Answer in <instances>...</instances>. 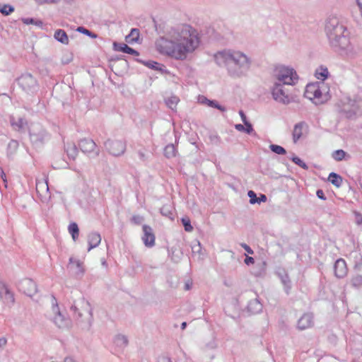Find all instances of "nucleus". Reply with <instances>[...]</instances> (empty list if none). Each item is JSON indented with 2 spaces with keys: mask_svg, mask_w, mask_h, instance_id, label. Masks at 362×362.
<instances>
[{
  "mask_svg": "<svg viewBox=\"0 0 362 362\" xmlns=\"http://www.w3.org/2000/svg\"><path fill=\"white\" fill-rule=\"evenodd\" d=\"M316 195L319 199H320L322 200L327 199V197H325L322 189H317L316 192Z\"/></svg>",
  "mask_w": 362,
  "mask_h": 362,
  "instance_id": "obj_53",
  "label": "nucleus"
},
{
  "mask_svg": "<svg viewBox=\"0 0 362 362\" xmlns=\"http://www.w3.org/2000/svg\"><path fill=\"white\" fill-rule=\"evenodd\" d=\"M18 84L26 93H34L37 90L38 83L37 79L30 74H22L18 79Z\"/></svg>",
  "mask_w": 362,
  "mask_h": 362,
  "instance_id": "obj_9",
  "label": "nucleus"
},
{
  "mask_svg": "<svg viewBox=\"0 0 362 362\" xmlns=\"http://www.w3.org/2000/svg\"><path fill=\"white\" fill-rule=\"evenodd\" d=\"M198 31L189 24L181 23L167 30L166 36L156 40V50L161 54L177 60H184L187 54L193 52L199 45Z\"/></svg>",
  "mask_w": 362,
  "mask_h": 362,
  "instance_id": "obj_1",
  "label": "nucleus"
},
{
  "mask_svg": "<svg viewBox=\"0 0 362 362\" xmlns=\"http://www.w3.org/2000/svg\"><path fill=\"white\" fill-rule=\"evenodd\" d=\"M235 128L239 132H245V124H237L235 125Z\"/></svg>",
  "mask_w": 362,
  "mask_h": 362,
  "instance_id": "obj_59",
  "label": "nucleus"
},
{
  "mask_svg": "<svg viewBox=\"0 0 362 362\" xmlns=\"http://www.w3.org/2000/svg\"><path fill=\"white\" fill-rule=\"evenodd\" d=\"M65 150L66 151V153H67V156H69V158H72L74 160L76 158V157L78 155V148L74 144H67L65 146Z\"/></svg>",
  "mask_w": 362,
  "mask_h": 362,
  "instance_id": "obj_33",
  "label": "nucleus"
},
{
  "mask_svg": "<svg viewBox=\"0 0 362 362\" xmlns=\"http://www.w3.org/2000/svg\"><path fill=\"white\" fill-rule=\"evenodd\" d=\"M38 4H57V0H35Z\"/></svg>",
  "mask_w": 362,
  "mask_h": 362,
  "instance_id": "obj_51",
  "label": "nucleus"
},
{
  "mask_svg": "<svg viewBox=\"0 0 362 362\" xmlns=\"http://www.w3.org/2000/svg\"><path fill=\"white\" fill-rule=\"evenodd\" d=\"M214 60L219 66L225 67L233 78L246 76L252 64V59L245 53L232 49L218 52L214 54Z\"/></svg>",
  "mask_w": 362,
  "mask_h": 362,
  "instance_id": "obj_2",
  "label": "nucleus"
},
{
  "mask_svg": "<svg viewBox=\"0 0 362 362\" xmlns=\"http://www.w3.org/2000/svg\"><path fill=\"white\" fill-rule=\"evenodd\" d=\"M54 37L58 42L64 44H69V37L66 33L62 29H58L55 31Z\"/></svg>",
  "mask_w": 362,
  "mask_h": 362,
  "instance_id": "obj_27",
  "label": "nucleus"
},
{
  "mask_svg": "<svg viewBox=\"0 0 362 362\" xmlns=\"http://www.w3.org/2000/svg\"><path fill=\"white\" fill-rule=\"evenodd\" d=\"M137 62L141 63L142 64L145 65L146 66L151 68L152 69L156 70L158 67H161L160 64L154 61H142L140 59H137Z\"/></svg>",
  "mask_w": 362,
  "mask_h": 362,
  "instance_id": "obj_41",
  "label": "nucleus"
},
{
  "mask_svg": "<svg viewBox=\"0 0 362 362\" xmlns=\"http://www.w3.org/2000/svg\"><path fill=\"white\" fill-rule=\"evenodd\" d=\"M77 31H78L79 33H83L92 38H96L97 37V35L91 31H90L89 30L85 28L84 27H82V26H80L77 28L76 30Z\"/></svg>",
  "mask_w": 362,
  "mask_h": 362,
  "instance_id": "obj_48",
  "label": "nucleus"
},
{
  "mask_svg": "<svg viewBox=\"0 0 362 362\" xmlns=\"http://www.w3.org/2000/svg\"><path fill=\"white\" fill-rule=\"evenodd\" d=\"M52 310L54 314L52 322L54 325L61 329H69L71 327L72 322L69 317H66L59 310L57 299L54 296H52Z\"/></svg>",
  "mask_w": 362,
  "mask_h": 362,
  "instance_id": "obj_6",
  "label": "nucleus"
},
{
  "mask_svg": "<svg viewBox=\"0 0 362 362\" xmlns=\"http://www.w3.org/2000/svg\"><path fill=\"white\" fill-rule=\"evenodd\" d=\"M18 148V142L16 140L11 139L7 146V156H11L14 154Z\"/></svg>",
  "mask_w": 362,
  "mask_h": 362,
  "instance_id": "obj_37",
  "label": "nucleus"
},
{
  "mask_svg": "<svg viewBox=\"0 0 362 362\" xmlns=\"http://www.w3.org/2000/svg\"><path fill=\"white\" fill-rule=\"evenodd\" d=\"M160 214L170 220L174 219L173 209L170 204H165L160 209Z\"/></svg>",
  "mask_w": 362,
  "mask_h": 362,
  "instance_id": "obj_31",
  "label": "nucleus"
},
{
  "mask_svg": "<svg viewBox=\"0 0 362 362\" xmlns=\"http://www.w3.org/2000/svg\"><path fill=\"white\" fill-rule=\"evenodd\" d=\"M240 246L248 253L250 255H252L254 253V251L252 250V248L247 245L246 243H241Z\"/></svg>",
  "mask_w": 362,
  "mask_h": 362,
  "instance_id": "obj_52",
  "label": "nucleus"
},
{
  "mask_svg": "<svg viewBox=\"0 0 362 362\" xmlns=\"http://www.w3.org/2000/svg\"><path fill=\"white\" fill-rule=\"evenodd\" d=\"M359 110V105L356 100L346 97L339 104V112L346 118L352 119L355 117Z\"/></svg>",
  "mask_w": 362,
  "mask_h": 362,
  "instance_id": "obj_7",
  "label": "nucleus"
},
{
  "mask_svg": "<svg viewBox=\"0 0 362 362\" xmlns=\"http://www.w3.org/2000/svg\"><path fill=\"white\" fill-rule=\"evenodd\" d=\"M10 123L13 129L16 131H21L26 125V121L23 117H18L17 119L13 116L10 117Z\"/></svg>",
  "mask_w": 362,
  "mask_h": 362,
  "instance_id": "obj_26",
  "label": "nucleus"
},
{
  "mask_svg": "<svg viewBox=\"0 0 362 362\" xmlns=\"http://www.w3.org/2000/svg\"><path fill=\"white\" fill-rule=\"evenodd\" d=\"M113 49L117 52H121L123 53L129 54L134 56H139V52L136 49L130 47L127 44L123 42H115L113 43Z\"/></svg>",
  "mask_w": 362,
  "mask_h": 362,
  "instance_id": "obj_20",
  "label": "nucleus"
},
{
  "mask_svg": "<svg viewBox=\"0 0 362 362\" xmlns=\"http://www.w3.org/2000/svg\"><path fill=\"white\" fill-rule=\"evenodd\" d=\"M332 158L337 161H341L343 159H345V156H346V153L341 149L336 150L332 153Z\"/></svg>",
  "mask_w": 362,
  "mask_h": 362,
  "instance_id": "obj_42",
  "label": "nucleus"
},
{
  "mask_svg": "<svg viewBox=\"0 0 362 362\" xmlns=\"http://www.w3.org/2000/svg\"><path fill=\"white\" fill-rule=\"evenodd\" d=\"M351 284L356 288H360L362 286V276L357 274L352 277Z\"/></svg>",
  "mask_w": 362,
  "mask_h": 362,
  "instance_id": "obj_40",
  "label": "nucleus"
},
{
  "mask_svg": "<svg viewBox=\"0 0 362 362\" xmlns=\"http://www.w3.org/2000/svg\"><path fill=\"white\" fill-rule=\"evenodd\" d=\"M22 21L24 24L26 25L34 24L39 27L42 26V22L41 21H36L33 18H22Z\"/></svg>",
  "mask_w": 362,
  "mask_h": 362,
  "instance_id": "obj_46",
  "label": "nucleus"
},
{
  "mask_svg": "<svg viewBox=\"0 0 362 362\" xmlns=\"http://www.w3.org/2000/svg\"><path fill=\"white\" fill-rule=\"evenodd\" d=\"M328 180L337 187H341L343 182L342 177L333 172L329 175Z\"/></svg>",
  "mask_w": 362,
  "mask_h": 362,
  "instance_id": "obj_29",
  "label": "nucleus"
},
{
  "mask_svg": "<svg viewBox=\"0 0 362 362\" xmlns=\"http://www.w3.org/2000/svg\"><path fill=\"white\" fill-rule=\"evenodd\" d=\"M269 148L272 152L278 155H284L286 153V149L281 146L276 144H271Z\"/></svg>",
  "mask_w": 362,
  "mask_h": 362,
  "instance_id": "obj_43",
  "label": "nucleus"
},
{
  "mask_svg": "<svg viewBox=\"0 0 362 362\" xmlns=\"http://www.w3.org/2000/svg\"><path fill=\"white\" fill-rule=\"evenodd\" d=\"M325 31L329 45L334 52L343 54L350 50L349 32L337 17L330 16L326 20Z\"/></svg>",
  "mask_w": 362,
  "mask_h": 362,
  "instance_id": "obj_3",
  "label": "nucleus"
},
{
  "mask_svg": "<svg viewBox=\"0 0 362 362\" xmlns=\"http://www.w3.org/2000/svg\"><path fill=\"white\" fill-rule=\"evenodd\" d=\"M139 37V30L137 28H132L130 34L126 37V40L129 43L137 42Z\"/></svg>",
  "mask_w": 362,
  "mask_h": 362,
  "instance_id": "obj_36",
  "label": "nucleus"
},
{
  "mask_svg": "<svg viewBox=\"0 0 362 362\" xmlns=\"http://www.w3.org/2000/svg\"><path fill=\"white\" fill-rule=\"evenodd\" d=\"M239 115H240V116L241 117V119H242L243 124L245 123V122H248V120L247 119V117H246L245 114L244 113V112L243 110H240L239 111Z\"/></svg>",
  "mask_w": 362,
  "mask_h": 362,
  "instance_id": "obj_60",
  "label": "nucleus"
},
{
  "mask_svg": "<svg viewBox=\"0 0 362 362\" xmlns=\"http://www.w3.org/2000/svg\"><path fill=\"white\" fill-rule=\"evenodd\" d=\"M210 140L211 142L214 143L215 144H219L221 139L217 135H211L210 136Z\"/></svg>",
  "mask_w": 362,
  "mask_h": 362,
  "instance_id": "obj_55",
  "label": "nucleus"
},
{
  "mask_svg": "<svg viewBox=\"0 0 362 362\" xmlns=\"http://www.w3.org/2000/svg\"><path fill=\"white\" fill-rule=\"evenodd\" d=\"M88 249L90 251L93 248L96 247L101 242V236L98 233L92 232L88 236Z\"/></svg>",
  "mask_w": 362,
  "mask_h": 362,
  "instance_id": "obj_23",
  "label": "nucleus"
},
{
  "mask_svg": "<svg viewBox=\"0 0 362 362\" xmlns=\"http://www.w3.org/2000/svg\"><path fill=\"white\" fill-rule=\"evenodd\" d=\"M114 344L119 348H124L128 344V339L125 335L117 334L115 337Z\"/></svg>",
  "mask_w": 362,
  "mask_h": 362,
  "instance_id": "obj_30",
  "label": "nucleus"
},
{
  "mask_svg": "<svg viewBox=\"0 0 362 362\" xmlns=\"http://www.w3.org/2000/svg\"><path fill=\"white\" fill-rule=\"evenodd\" d=\"M278 276L281 279V284L284 285V291L286 294H289L291 288V281L287 272L282 269L278 272Z\"/></svg>",
  "mask_w": 362,
  "mask_h": 362,
  "instance_id": "obj_22",
  "label": "nucleus"
},
{
  "mask_svg": "<svg viewBox=\"0 0 362 362\" xmlns=\"http://www.w3.org/2000/svg\"><path fill=\"white\" fill-rule=\"evenodd\" d=\"M272 97L278 103L287 105L290 103L291 99L286 93L284 85L280 83H275L272 90Z\"/></svg>",
  "mask_w": 362,
  "mask_h": 362,
  "instance_id": "obj_13",
  "label": "nucleus"
},
{
  "mask_svg": "<svg viewBox=\"0 0 362 362\" xmlns=\"http://www.w3.org/2000/svg\"><path fill=\"white\" fill-rule=\"evenodd\" d=\"M18 286L20 291L29 297H33L37 292V284L31 279L25 278L21 280Z\"/></svg>",
  "mask_w": 362,
  "mask_h": 362,
  "instance_id": "obj_14",
  "label": "nucleus"
},
{
  "mask_svg": "<svg viewBox=\"0 0 362 362\" xmlns=\"http://www.w3.org/2000/svg\"><path fill=\"white\" fill-rule=\"evenodd\" d=\"M181 222L185 228V231L191 232L193 230L190 219L187 216L182 217L181 218Z\"/></svg>",
  "mask_w": 362,
  "mask_h": 362,
  "instance_id": "obj_44",
  "label": "nucleus"
},
{
  "mask_svg": "<svg viewBox=\"0 0 362 362\" xmlns=\"http://www.w3.org/2000/svg\"><path fill=\"white\" fill-rule=\"evenodd\" d=\"M192 251L194 255H198L199 259H204V253L202 252V249L199 241L196 240L194 244L192 245Z\"/></svg>",
  "mask_w": 362,
  "mask_h": 362,
  "instance_id": "obj_34",
  "label": "nucleus"
},
{
  "mask_svg": "<svg viewBox=\"0 0 362 362\" xmlns=\"http://www.w3.org/2000/svg\"><path fill=\"white\" fill-rule=\"evenodd\" d=\"M247 311L251 314H257L262 310V305L257 298L252 299L247 304Z\"/></svg>",
  "mask_w": 362,
  "mask_h": 362,
  "instance_id": "obj_24",
  "label": "nucleus"
},
{
  "mask_svg": "<svg viewBox=\"0 0 362 362\" xmlns=\"http://www.w3.org/2000/svg\"><path fill=\"white\" fill-rule=\"evenodd\" d=\"M69 233L71 235L73 240L75 241L79 235V228L76 223H71L68 227Z\"/></svg>",
  "mask_w": 362,
  "mask_h": 362,
  "instance_id": "obj_35",
  "label": "nucleus"
},
{
  "mask_svg": "<svg viewBox=\"0 0 362 362\" xmlns=\"http://www.w3.org/2000/svg\"><path fill=\"white\" fill-rule=\"evenodd\" d=\"M0 286H1V296L7 305H13L15 302L13 293L6 287V286L0 280Z\"/></svg>",
  "mask_w": 362,
  "mask_h": 362,
  "instance_id": "obj_21",
  "label": "nucleus"
},
{
  "mask_svg": "<svg viewBox=\"0 0 362 362\" xmlns=\"http://www.w3.org/2000/svg\"><path fill=\"white\" fill-rule=\"evenodd\" d=\"M7 339L5 337L0 338V348L6 346Z\"/></svg>",
  "mask_w": 362,
  "mask_h": 362,
  "instance_id": "obj_63",
  "label": "nucleus"
},
{
  "mask_svg": "<svg viewBox=\"0 0 362 362\" xmlns=\"http://www.w3.org/2000/svg\"><path fill=\"white\" fill-rule=\"evenodd\" d=\"M69 267L74 270L76 275H83L84 270L82 267V263L79 260L75 259L74 257L69 258Z\"/></svg>",
  "mask_w": 362,
  "mask_h": 362,
  "instance_id": "obj_25",
  "label": "nucleus"
},
{
  "mask_svg": "<svg viewBox=\"0 0 362 362\" xmlns=\"http://www.w3.org/2000/svg\"><path fill=\"white\" fill-rule=\"evenodd\" d=\"M275 76L278 81L283 85H294L298 81V76L294 69L279 66L275 70Z\"/></svg>",
  "mask_w": 362,
  "mask_h": 362,
  "instance_id": "obj_5",
  "label": "nucleus"
},
{
  "mask_svg": "<svg viewBox=\"0 0 362 362\" xmlns=\"http://www.w3.org/2000/svg\"><path fill=\"white\" fill-rule=\"evenodd\" d=\"M254 262H255V259L253 257H250V256H246V257L245 259V264L250 265V264H254Z\"/></svg>",
  "mask_w": 362,
  "mask_h": 362,
  "instance_id": "obj_57",
  "label": "nucleus"
},
{
  "mask_svg": "<svg viewBox=\"0 0 362 362\" xmlns=\"http://www.w3.org/2000/svg\"><path fill=\"white\" fill-rule=\"evenodd\" d=\"M144 235L142 240L146 247H151L155 245V235L152 228L148 225H144L142 227Z\"/></svg>",
  "mask_w": 362,
  "mask_h": 362,
  "instance_id": "obj_16",
  "label": "nucleus"
},
{
  "mask_svg": "<svg viewBox=\"0 0 362 362\" xmlns=\"http://www.w3.org/2000/svg\"><path fill=\"white\" fill-rule=\"evenodd\" d=\"M308 124L305 122H300L295 124L293 130V141L296 144L303 136V133L308 130Z\"/></svg>",
  "mask_w": 362,
  "mask_h": 362,
  "instance_id": "obj_19",
  "label": "nucleus"
},
{
  "mask_svg": "<svg viewBox=\"0 0 362 362\" xmlns=\"http://www.w3.org/2000/svg\"><path fill=\"white\" fill-rule=\"evenodd\" d=\"M141 220H142V218H141V216H134L132 217V221H133L135 223H136V224H139V223H141Z\"/></svg>",
  "mask_w": 362,
  "mask_h": 362,
  "instance_id": "obj_62",
  "label": "nucleus"
},
{
  "mask_svg": "<svg viewBox=\"0 0 362 362\" xmlns=\"http://www.w3.org/2000/svg\"><path fill=\"white\" fill-rule=\"evenodd\" d=\"M14 11V7L10 4H3L0 3V13L4 16H8Z\"/></svg>",
  "mask_w": 362,
  "mask_h": 362,
  "instance_id": "obj_39",
  "label": "nucleus"
},
{
  "mask_svg": "<svg viewBox=\"0 0 362 362\" xmlns=\"http://www.w3.org/2000/svg\"><path fill=\"white\" fill-rule=\"evenodd\" d=\"M313 315L311 313H305L298 320L297 327L299 330H304L313 327Z\"/></svg>",
  "mask_w": 362,
  "mask_h": 362,
  "instance_id": "obj_18",
  "label": "nucleus"
},
{
  "mask_svg": "<svg viewBox=\"0 0 362 362\" xmlns=\"http://www.w3.org/2000/svg\"><path fill=\"white\" fill-rule=\"evenodd\" d=\"M329 75L328 69L326 66H320L315 71V77L321 81H325Z\"/></svg>",
  "mask_w": 362,
  "mask_h": 362,
  "instance_id": "obj_28",
  "label": "nucleus"
},
{
  "mask_svg": "<svg viewBox=\"0 0 362 362\" xmlns=\"http://www.w3.org/2000/svg\"><path fill=\"white\" fill-rule=\"evenodd\" d=\"M158 362H172V360L168 356H161L158 358Z\"/></svg>",
  "mask_w": 362,
  "mask_h": 362,
  "instance_id": "obj_56",
  "label": "nucleus"
},
{
  "mask_svg": "<svg viewBox=\"0 0 362 362\" xmlns=\"http://www.w3.org/2000/svg\"><path fill=\"white\" fill-rule=\"evenodd\" d=\"M49 137L47 131L40 125L33 126L30 130V141L37 147L43 145Z\"/></svg>",
  "mask_w": 362,
  "mask_h": 362,
  "instance_id": "obj_8",
  "label": "nucleus"
},
{
  "mask_svg": "<svg viewBox=\"0 0 362 362\" xmlns=\"http://www.w3.org/2000/svg\"><path fill=\"white\" fill-rule=\"evenodd\" d=\"M78 147L83 153L87 154L90 158H96L100 155V148L91 139H81L78 141Z\"/></svg>",
  "mask_w": 362,
  "mask_h": 362,
  "instance_id": "obj_10",
  "label": "nucleus"
},
{
  "mask_svg": "<svg viewBox=\"0 0 362 362\" xmlns=\"http://www.w3.org/2000/svg\"><path fill=\"white\" fill-rule=\"evenodd\" d=\"M334 275L339 279L344 278L347 274V267L346 261L339 258L336 260L334 265Z\"/></svg>",
  "mask_w": 362,
  "mask_h": 362,
  "instance_id": "obj_17",
  "label": "nucleus"
},
{
  "mask_svg": "<svg viewBox=\"0 0 362 362\" xmlns=\"http://www.w3.org/2000/svg\"><path fill=\"white\" fill-rule=\"evenodd\" d=\"M180 99L176 95H171L165 99V105L172 110H175L177 107V105L179 103Z\"/></svg>",
  "mask_w": 362,
  "mask_h": 362,
  "instance_id": "obj_32",
  "label": "nucleus"
},
{
  "mask_svg": "<svg viewBox=\"0 0 362 362\" xmlns=\"http://www.w3.org/2000/svg\"><path fill=\"white\" fill-rule=\"evenodd\" d=\"M267 199V197L265 194H260L259 197H257V202L256 204H260L262 202H265Z\"/></svg>",
  "mask_w": 362,
  "mask_h": 362,
  "instance_id": "obj_58",
  "label": "nucleus"
},
{
  "mask_svg": "<svg viewBox=\"0 0 362 362\" xmlns=\"http://www.w3.org/2000/svg\"><path fill=\"white\" fill-rule=\"evenodd\" d=\"M199 100L200 103L208 105L209 101L210 100L206 98L205 96H201V97L199 98Z\"/></svg>",
  "mask_w": 362,
  "mask_h": 362,
  "instance_id": "obj_61",
  "label": "nucleus"
},
{
  "mask_svg": "<svg viewBox=\"0 0 362 362\" xmlns=\"http://www.w3.org/2000/svg\"><path fill=\"white\" fill-rule=\"evenodd\" d=\"M247 195L250 197V203L251 204H255L257 202V197L256 193L252 190H249L247 192Z\"/></svg>",
  "mask_w": 362,
  "mask_h": 362,
  "instance_id": "obj_49",
  "label": "nucleus"
},
{
  "mask_svg": "<svg viewBox=\"0 0 362 362\" xmlns=\"http://www.w3.org/2000/svg\"><path fill=\"white\" fill-rule=\"evenodd\" d=\"M291 160L296 165H298V166L301 167L302 168H303L304 170H308V165L303 162L300 158H298V156H293L291 158Z\"/></svg>",
  "mask_w": 362,
  "mask_h": 362,
  "instance_id": "obj_45",
  "label": "nucleus"
},
{
  "mask_svg": "<svg viewBox=\"0 0 362 362\" xmlns=\"http://www.w3.org/2000/svg\"><path fill=\"white\" fill-rule=\"evenodd\" d=\"M304 95L314 103L321 104L324 102L322 98V93L317 83H310L306 86Z\"/></svg>",
  "mask_w": 362,
  "mask_h": 362,
  "instance_id": "obj_12",
  "label": "nucleus"
},
{
  "mask_svg": "<svg viewBox=\"0 0 362 362\" xmlns=\"http://www.w3.org/2000/svg\"><path fill=\"white\" fill-rule=\"evenodd\" d=\"M207 105L214 108H216L221 112H225L226 110L225 107L221 105L216 100H210Z\"/></svg>",
  "mask_w": 362,
  "mask_h": 362,
  "instance_id": "obj_47",
  "label": "nucleus"
},
{
  "mask_svg": "<svg viewBox=\"0 0 362 362\" xmlns=\"http://www.w3.org/2000/svg\"><path fill=\"white\" fill-rule=\"evenodd\" d=\"M164 155L168 158H173L176 156V148L172 144H168L164 148Z\"/></svg>",
  "mask_w": 362,
  "mask_h": 362,
  "instance_id": "obj_38",
  "label": "nucleus"
},
{
  "mask_svg": "<svg viewBox=\"0 0 362 362\" xmlns=\"http://www.w3.org/2000/svg\"><path fill=\"white\" fill-rule=\"evenodd\" d=\"M104 146L108 153L114 156H120L123 155L126 151V142L122 140L107 139Z\"/></svg>",
  "mask_w": 362,
  "mask_h": 362,
  "instance_id": "obj_11",
  "label": "nucleus"
},
{
  "mask_svg": "<svg viewBox=\"0 0 362 362\" xmlns=\"http://www.w3.org/2000/svg\"><path fill=\"white\" fill-rule=\"evenodd\" d=\"M74 317L83 329H89L93 322V311L90 303L83 297L74 300L71 307Z\"/></svg>",
  "mask_w": 362,
  "mask_h": 362,
  "instance_id": "obj_4",
  "label": "nucleus"
},
{
  "mask_svg": "<svg viewBox=\"0 0 362 362\" xmlns=\"http://www.w3.org/2000/svg\"><path fill=\"white\" fill-rule=\"evenodd\" d=\"M36 192L42 202H48L50 200L51 194L49 192V186L47 181L37 182L36 183Z\"/></svg>",
  "mask_w": 362,
  "mask_h": 362,
  "instance_id": "obj_15",
  "label": "nucleus"
},
{
  "mask_svg": "<svg viewBox=\"0 0 362 362\" xmlns=\"http://www.w3.org/2000/svg\"><path fill=\"white\" fill-rule=\"evenodd\" d=\"M356 222L358 225L362 224V216L359 214L356 215Z\"/></svg>",
  "mask_w": 362,
  "mask_h": 362,
  "instance_id": "obj_64",
  "label": "nucleus"
},
{
  "mask_svg": "<svg viewBox=\"0 0 362 362\" xmlns=\"http://www.w3.org/2000/svg\"><path fill=\"white\" fill-rule=\"evenodd\" d=\"M0 177L2 179V180L4 182V185L6 187H7V180H6V175L4 171L2 168H0Z\"/></svg>",
  "mask_w": 362,
  "mask_h": 362,
  "instance_id": "obj_54",
  "label": "nucleus"
},
{
  "mask_svg": "<svg viewBox=\"0 0 362 362\" xmlns=\"http://www.w3.org/2000/svg\"><path fill=\"white\" fill-rule=\"evenodd\" d=\"M244 124H245V132L248 134H251L254 132L253 127H252V124L248 121L247 122H245Z\"/></svg>",
  "mask_w": 362,
  "mask_h": 362,
  "instance_id": "obj_50",
  "label": "nucleus"
}]
</instances>
